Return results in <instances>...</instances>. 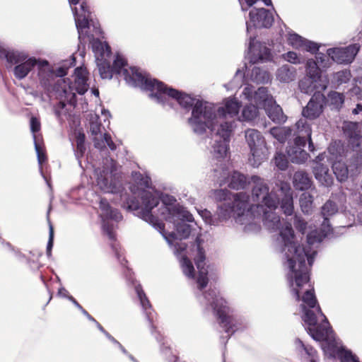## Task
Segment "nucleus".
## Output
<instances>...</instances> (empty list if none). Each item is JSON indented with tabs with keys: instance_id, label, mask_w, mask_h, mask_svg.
Returning <instances> with one entry per match:
<instances>
[{
	"instance_id": "1",
	"label": "nucleus",
	"mask_w": 362,
	"mask_h": 362,
	"mask_svg": "<svg viewBox=\"0 0 362 362\" xmlns=\"http://www.w3.org/2000/svg\"><path fill=\"white\" fill-rule=\"evenodd\" d=\"M338 207L334 202L328 200L321 210L324 218L320 230H312L301 218L295 216V227L303 234L308 233V247L300 245L295 235L291 223L282 222L277 230H280L276 245L282 255L284 267L287 269L286 280L291 294L297 300L302 301L300 309L302 319L306 329L315 341H322V350H346L341 342L336 339L326 316L317 304L313 288L310 283V267L317 254V245L331 231L329 217L335 214Z\"/></svg>"
},
{
	"instance_id": "2",
	"label": "nucleus",
	"mask_w": 362,
	"mask_h": 362,
	"mask_svg": "<svg viewBox=\"0 0 362 362\" xmlns=\"http://www.w3.org/2000/svg\"><path fill=\"white\" fill-rule=\"evenodd\" d=\"M253 184L251 198L245 192L232 195L227 189H217L214 192V198L223 201L218 206L217 217H212L206 209L198 210V213L206 224L218 226L231 216L235 222L243 226L247 233H255L260 229V222L269 230L276 231L279 228L280 218L275 213L279 204L286 216L293 213V191L286 182L276 184V190L269 192L264 180L257 175L250 178Z\"/></svg>"
},
{
	"instance_id": "3",
	"label": "nucleus",
	"mask_w": 362,
	"mask_h": 362,
	"mask_svg": "<svg viewBox=\"0 0 362 362\" xmlns=\"http://www.w3.org/2000/svg\"><path fill=\"white\" fill-rule=\"evenodd\" d=\"M73 12L76 26L78 33V39L81 42L87 37L91 41L93 51L95 53L99 73L102 78H112L114 74L123 76L124 79L131 86L139 87L149 91V96L158 103L171 105L172 100L188 109L194 107L199 99L188 94L179 92L165 86L163 82L151 78L138 68L129 66L125 59L117 54L110 64L111 51L110 46L98 39H94V34L89 35L90 26L93 27L95 34L100 33V28L93 21L91 13L86 2L81 0H68Z\"/></svg>"
},
{
	"instance_id": "4",
	"label": "nucleus",
	"mask_w": 362,
	"mask_h": 362,
	"mask_svg": "<svg viewBox=\"0 0 362 362\" xmlns=\"http://www.w3.org/2000/svg\"><path fill=\"white\" fill-rule=\"evenodd\" d=\"M142 199L139 217L158 230L170 245L175 246L176 252L184 250L176 240L190 235V226L185 222L194 221L191 213L169 194L160 197L158 192L148 191L143 192Z\"/></svg>"
},
{
	"instance_id": "5",
	"label": "nucleus",
	"mask_w": 362,
	"mask_h": 362,
	"mask_svg": "<svg viewBox=\"0 0 362 362\" xmlns=\"http://www.w3.org/2000/svg\"><path fill=\"white\" fill-rule=\"evenodd\" d=\"M225 113L223 107L198 100L187 120L189 126L197 134L202 135L206 129L210 130L214 141L211 152L216 158L226 156L230 138L234 131L233 122L220 123Z\"/></svg>"
},
{
	"instance_id": "6",
	"label": "nucleus",
	"mask_w": 362,
	"mask_h": 362,
	"mask_svg": "<svg viewBox=\"0 0 362 362\" xmlns=\"http://www.w3.org/2000/svg\"><path fill=\"white\" fill-rule=\"evenodd\" d=\"M199 301L206 308L213 310L226 332L229 334L246 327L247 325L244 320L230 314V308L228 307L226 301L216 289H210L203 293Z\"/></svg>"
},
{
	"instance_id": "7",
	"label": "nucleus",
	"mask_w": 362,
	"mask_h": 362,
	"mask_svg": "<svg viewBox=\"0 0 362 362\" xmlns=\"http://www.w3.org/2000/svg\"><path fill=\"white\" fill-rule=\"evenodd\" d=\"M88 79V71L84 67L76 68L71 78L57 79L54 90L62 108L66 103L76 105V94L83 95L89 88Z\"/></svg>"
},
{
	"instance_id": "8",
	"label": "nucleus",
	"mask_w": 362,
	"mask_h": 362,
	"mask_svg": "<svg viewBox=\"0 0 362 362\" xmlns=\"http://www.w3.org/2000/svg\"><path fill=\"white\" fill-rule=\"evenodd\" d=\"M0 59H6L13 68L14 77L19 81L25 79L36 69L40 59L30 57L26 52L6 47L0 42Z\"/></svg>"
},
{
	"instance_id": "9",
	"label": "nucleus",
	"mask_w": 362,
	"mask_h": 362,
	"mask_svg": "<svg viewBox=\"0 0 362 362\" xmlns=\"http://www.w3.org/2000/svg\"><path fill=\"white\" fill-rule=\"evenodd\" d=\"M242 95L249 102H254L259 107L263 108L274 122L281 123L286 121V117L281 107L276 104L266 88L260 87L255 90L252 86L247 85L242 92Z\"/></svg>"
},
{
	"instance_id": "10",
	"label": "nucleus",
	"mask_w": 362,
	"mask_h": 362,
	"mask_svg": "<svg viewBox=\"0 0 362 362\" xmlns=\"http://www.w3.org/2000/svg\"><path fill=\"white\" fill-rule=\"evenodd\" d=\"M96 185L105 193L118 194L122 192L121 177L117 172L116 163L112 158H105L103 169H94Z\"/></svg>"
},
{
	"instance_id": "11",
	"label": "nucleus",
	"mask_w": 362,
	"mask_h": 362,
	"mask_svg": "<svg viewBox=\"0 0 362 362\" xmlns=\"http://www.w3.org/2000/svg\"><path fill=\"white\" fill-rule=\"evenodd\" d=\"M294 135V144L288 147L287 154L291 162L303 163L308 158V153L303 148L307 140L309 141V149L313 151L314 148L311 141V128L305 119H300L296 122Z\"/></svg>"
},
{
	"instance_id": "12",
	"label": "nucleus",
	"mask_w": 362,
	"mask_h": 362,
	"mask_svg": "<svg viewBox=\"0 0 362 362\" xmlns=\"http://www.w3.org/2000/svg\"><path fill=\"white\" fill-rule=\"evenodd\" d=\"M132 178L138 185L137 187H132L130 188L132 197H127L126 194H121L120 197L123 200V206L128 210L136 211V214L139 217V212L143 204L142 195L144 192L152 191L158 192L160 197L166 194H161L156 190L150 189L149 177L144 176L139 172H133Z\"/></svg>"
},
{
	"instance_id": "13",
	"label": "nucleus",
	"mask_w": 362,
	"mask_h": 362,
	"mask_svg": "<svg viewBox=\"0 0 362 362\" xmlns=\"http://www.w3.org/2000/svg\"><path fill=\"white\" fill-rule=\"evenodd\" d=\"M245 138L250 151L249 163L257 168L268 158L269 151L265 139L258 130L254 129H247Z\"/></svg>"
},
{
	"instance_id": "14",
	"label": "nucleus",
	"mask_w": 362,
	"mask_h": 362,
	"mask_svg": "<svg viewBox=\"0 0 362 362\" xmlns=\"http://www.w3.org/2000/svg\"><path fill=\"white\" fill-rule=\"evenodd\" d=\"M100 216L102 219L103 231L110 240H115V226L110 221H119L122 216L117 209H112L108 202L103 198H99Z\"/></svg>"
},
{
	"instance_id": "15",
	"label": "nucleus",
	"mask_w": 362,
	"mask_h": 362,
	"mask_svg": "<svg viewBox=\"0 0 362 362\" xmlns=\"http://www.w3.org/2000/svg\"><path fill=\"white\" fill-rule=\"evenodd\" d=\"M89 126L95 148L102 149L107 145L112 151L116 148V146L112 141L110 136L105 132V127L99 122L98 115H90Z\"/></svg>"
},
{
	"instance_id": "16",
	"label": "nucleus",
	"mask_w": 362,
	"mask_h": 362,
	"mask_svg": "<svg viewBox=\"0 0 362 362\" xmlns=\"http://www.w3.org/2000/svg\"><path fill=\"white\" fill-rule=\"evenodd\" d=\"M249 17L250 20L246 22L247 33H250L252 27L269 28L274 22L272 13L265 8H252L249 13Z\"/></svg>"
},
{
	"instance_id": "17",
	"label": "nucleus",
	"mask_w": 362,
	"mask_h": 362,
	"mask_svg": "<svg viewBox=\"0 0 362 362\" xmlns=\"http://www.w3.org/2000/svg\"><path fill=\"white\" fill-rule=\"evenodd\" d=\"M36 69L37 80H35L32 76V86L37 88L40 87L47 89L54 80L55 76L54 71L47 61L40 59Z\"/></svg>"
},
{
	"instance_id": "18",
	"label": "nucleus",
	"mask_w": 362,
	"mask_h": 362,
	"mask_svg": "<svg viewBox=\"0 0 362 362\" xmlns=\"http://www.w3.org/2000/svg\"><path fill=\"white\" fill-rule=\"evenodd\" d=\"M202 240L199 236L196 238V256L194 257L195 264L198 270L197 283L199 289H202L208 284V268L206 267L205 253L201 247Z\"/></svg>"
},
{
	"instance_id": "19",
	"label": "nucleus",
	"mask_w": 362,
	"mask_h": 362,
	"mask_svg": "<svg viewBox=\"0 0 362 362\" xmlns=\"http://www.w3.org/2000/svg\"><path fill=\"white\" fill-rule=\"evenodd\" d=\"M134 288L146 317L149 322L151 332L154 335V337L156 339V340L158 342H160L163 339V337L156 330V327L153 324L156 314L151 308V305L150 304L149 300L146 298V294L144 293L139 284H136L134 286Z\"/></svg>"
},
{
	"instance_id": "20",
	"label": "nucleus",
	"mask_w": 362,
	"mask_h": 362,
	"mask_svg": "<svg viewBox=\"0 0 362 362\" xmlns=\"http://www.w3.org/2000/svg\"><path fill=\"white\" fill-rule=\"evenodd\" d=\"M359 49V45L354 44L346 47L328 49L327 54L333 62L337 64H349L354 60Z\"/></svg>"
},
{
	"instance_id": "21",
	"label": "nucleus",
	"mask_w": 362,
	"mask_h": 362,
	"mask_svg": "<svg viewBox=\"0 0 362 362\" xmlns=\"http://www.w3.org/2000/svg\"><path fill=\"white\" fill-rule=\"evenodd\" d=\"M248 58L252 64L263 62L271 59L272 55L270 49L266 47L264 43H262L250 37L248 46Z\"/></svg>"
},
{
	"instance_id": "22",
	"label": "nucleus",
	"mask_w": 362,
	"mask_h": 362,
	"mask_svg": "<svg viewBox=\"0 0 362 362\" xmlns=\"http://www.w3.org/2000/svg\"><path fill=\"white\" fill-rule=\"evenodd\" d=\"M325 96L320 91L315 93L307 105L303 108L302 114L305 118L314 119L318 117L323 112L325 105Z\"/></svg>"
},
{
	"instance_id": "23",
	"label": "nucleus",
	"mask_w": 362,
	"mask_h": 362,
	"mask_svg": "<svg viewBox=\"0 0 362 362\" xmlns=\"http://www.w3.org/2000/svg\"><path fill=\"white\" fill-rule=\"evenodd\" d=\"M325 158L329 160L328 156L323 153L317 156L313 166V173L315 179L322 185L326 187L330 186L333 182L332 175L329 173L327 165L322 163Z\"/></svg>"
},
{
	"instance_id": "24",
	"label": "nucleus",
	"mask_w": 362,
	"mask_h": 362,
	"mask_svg": "<svg viewBox=\"0 0 362 362\" xmlns=\"http://www.w3.org/2000/svg\"><path fill=\"white\" fill-rule=\"evenodd\" d=\"M329 160L332 163V170L337 180L340 182L345 180L348 175V168L344 163L341 162V149H338L335 144H332L328 148Z\"/></svg>"
},
{
	"instance_id": "25",
	"label": "nucleus",
	"mask_w": 362,
	"mask_h": 362,
	"mask_svg": "<svg viewBox=\"0 0 362 362\" xmlns=\"http://www.w3.org/2000/svg\"><path fill=\"white\" fill-rule=\"evenodd\" d=\"M287 42L293 48L301 51H307L311 53H315L319 49L317 43L308 40L300 35L293 32H288L287 34Z\"/></svg>"
},
{
	"instance_id": "26",
	"label": "nucleus",
	"mask_w": 362,
	"mask_h": 362,
	"mask_svg": "<svg viewBox=\"0 0 362 362\" xmlns=\"http://www.w3.org/2000/svg\"><path fill=\"white\" fill-rule=\"evenodd\" d=\"M221 177L223 178L220 180L221 185L228 182V187L234 189L244 188L247 185L246 177L237 171H234L229 175L228 170L223 169L221 173Z\"/></svg>"
},
{
	"instance_id": "27",
	"label": "nucleus",
	"mask_w": 362,
	"mask_h": 362,
	"mask_svg": "<svg viewBox=\"0 0 362 362\" xmlns=\"http://www.w3.org/2000/svg\"><path fill=\"white\" fill-rule=\"evenodd\" d=\"M218 106L223 107L224 112H226L225 115L222 116L220 123L233 122L235 129V122L233 118L238 115L241 106L240 103L236 98H228L224 100L222 105H218Z\"/></svg>"
},
{
	"instance_id": "28",
	"label": "nucleus",
	"mask_w": 362,
	"mask_h": 362,
	"mask_svg": "<svg viewBox=\"0 0 362 362\" xmlns=\"http://www.w3.org/2000/svg\"><path fill=\"white\" fill-rule=\"evenodd\" d=\"M295 347L302 362H318L319 358L316 351L312 346L304 344L302 340L296 339Z\"/></svg>"
},
{
	"instance_id": "29",
	"label": "nucleus",
	"mask_w": 362,
	"mask_h": 362,
	"mask_svg": "<svg viewBox=\"0 0 362 362\" xmlns=\"http://www.w3.org/2000/svg\"><path fill=\"white\" fill-rule=\"evenodd\" d=\"M345 135L349 137L350 144L354 147H359L362 144V136L360 135L358 124L352 122H345L343 125Z\"/></svg>"
},
{
	"instance_id": "30",
	"label": "nucleus",
	"mask_w": 362,
	"mask_h": 362,
	"mask_svg": "<svg viewBox=\"0 0 362 362\" xmlns=\"http://www.w3.org/2000/svg\"><path fill=\"white\" fill-rule=\"evenodd\" d=\"M328 82H322L317 81L314 78H309L304 77L299 81V88L301 92L307 94H310L315 90L317 91L324 90L327 88Z\"/></svg>"
},
{
	"instance_id": "31",
	"label": "nucleus",
	"mask_w": 362,
	"mask_h": 362,
	"mask_svg": "<svg viewBox=\"0 0 362 362\" xmlns=\"http://www.w3.org/2000/svg\"><path fill=\"white\" fill-rule=\"evenodd\" d=\"M40 129V122L39 119L36 117H31L30 119V130L33 134V139L35 143V148L37 156V160L40 166L41 167L42 164L46 160V156L43 151L42 148L38 143L37 136L35 135V133L39 132ZM40 171H42V168H40Z\"/></svg>"
},
{
	"instance_id": "32",
	"label": "nucleus",
	"mask_w": 362,
	"mask_h": 362,
	"mask_svg": "<svg viewBox=\"0 0 362 362\" xmlns=\"http://www.w3.org/2000/svg\"><path fill=\"white\" fill-rule=\"evenodd\" d=\"M276 79L283 83H288L296 78L297 71L295 67L289 64L280 66L276 71Z\"/></svg>"
},
{
	"instance_id": "33",
	"label": "nucleus",
	"mask_w": 362,
	"mask_h": 362,
	"mask_svg": "<svg viewBox=\"0 0 362 362\" xmlns=\"http://www.w3.org/2000/svg\"><path fill=\"white\" fill-rule=\"evenodd\" d=\"M250 80L257 83H266L270 81V75L268 71L257 66L249 69L246 74Z\"/></svg>"
},
{
	"instance_id": "34",
	"label": "nucleus",
	"mask_w": 362,
	"mask_h": 362,
	"mask_svg": "<svg viewBox=\"0 0 362 362\" xmlns=\"http://www.w3.org/2000/svg\"><path fill=\"white\" fill-rule=\"evenodd\" d=\"M309 78H314L322 82H328L327 78L321 74L320 68L315 60L310 59L305 64V76Z\"/></svg>"
},
{
	"instance_id": "35",
	"label": "nucleus",
	"mask_w": 362,
	"mask_h": 362,
	"mask_svg": "<svg viewBox=\"0 0 362 362\" xmlns=\"http://www.w3.org/2000/svg\"><path fill=\"white\" fill-rule=\"evenodd\" d=\"M293 186L296 189L305 190L310 187L312 182L308 173L304 171H297L293 175Z\"/></svg>"
},
{
	"instance_id": "36",
	"label": "nucleus",
	"mask_w": 362,
	"mask_h": 362,
	"mask_svg": "<svg viewBox=\"0 0 362 362\" xmlns=\"http://www.w3.org/2000/svg\"><path fill=\"white\" fill-rule=\"evenodd\" d=\"M250 105H245L241 112V115L239 117L240 121L250 122L254 120L258 116V105H255L250 102Z\"/></svg>"
},
{
	"instance_id": "37",
	"label": "nucleus",
	"mask_w": 362,
	"mask_h": 362,
	"mask_svg": "<svg viewBox=\"0 0 362 362\" xmlns=\"http://www.w3.org/2000/svg\"><path fill=\"white\" fill-rule=\"evenodd\" d=\"M300 206L304 214H309L313 209V197L310 192H303L299 199Z\"/></svg>"
},
{
	"instance_id": "38",
	"label": "nucleus",
	"mask_w": 362,
	"mask_h": 362,
	"mask_svg": "<svg viewBox=\"0 0 362 362\" xmlns=\"http://www.w3.org/2000/svg\"><path fill=\"white\" fill-rule=\"evenodd\" d=\"M292 130L286 127H276L270 129V134L280 143H284L291 134Z\"/></svg>"
},
{
	"instance_id": "39",
	"label": "nucleus",
	"mask_w": 362,
	"mask_h": 362,
	"mask_svg": "<svg viewBox=\"0 0 362 362\" xmlns=\"http://www.w3.org/2000/svg\"><path fill=\"white\" fill-rule=\"evenodd\" d=\"M180 262L184 274L189 279H195L196 275L194 268L190 260L185 255H182Z\"/></svg>"
},
{
	"instance_id": "40",
	"label": "nucleus",
	"mask_w": 362,
	"mask_h": 362,
	"mask_svg": "<svg viewBox=\"0 0 362 362\" xmlns=\"http://www.w3.org/2000/svg\"><path fill=\"white\" fill-rule=\"evenodd\" d=\"M328 101L332 108L338 110L341 107L344 102V98L343 94L333 91L328 95Z\"/></svg>"
},
{
	"instance_id": "41",
	"label": "nucleus",
	"mask_w": 362,
	"mask_h": 362,
	"mask_svg": "<svg viewBox=\"0 0 362 362\" xmlns=\"http://www.w3.org/2000/svg\"><path fill=\"white\" fill-rule=\"evenodd\" d=\"M274 163L281 170H286L288 166V160L285 155L281 153H276L274 157Z\"/></svg>"
},
{
	"instance_id": "42",
	"label": "nucleus",
	"mask_w": 362,
	"mask_h": 362,
	"mask_svg": "<svg viewBox=\"0 0 362 362\" xmlns=\"http://www.w3.org/2000/svg\"><path fill=\"white\" fill-rule=\"evenodd\" d=\"M315 62L317 65L322 68H327L331 65L330 57L322 53H318L316 57Z\"/></svg>"
},
{
	"instance_id": "43",
	"label": "nucleus",
	"mask_w": 362,
	"mask_h": 362,
	"mask_svg": "<svg viewBox=\"0 0 362 362\" xmlns=\"http://www.w3.org/2000/svg\"><path fill=\"white\" fill-rule=\"evenodd\" d=\"M284 58L287 62L293 64H299L301 63L300 57L295 52H288L284 54Z\"/></svg>"
},
{
	"instance_id": "44",
	"label": "nucleus",
	"mask_w": 362,
	"mask_h": 362,
	"mask_svg": "<svg viewBox=\"0 0 362 362\" xmlns=\"http://www.w3.org/2000/svg\"><path fill=\"white\" fill-rule=\"evenodd\" d=\"M244 74L240 70H237L233 81L228 86H226L227 89H232L240 86L242 79Z\"/></svg>"
},
{
	"instance_id": "45",
	"label": "nucleus",
	"mask_w": 362,
	"mask_h": 362,
	"mask_svg": "<svg viewBox=\"0 0 362 362\" xmlns=\"http://www.w3.org/2000/svg\"><path fill=\"white\" fill-rule=\"evenodd\" d=\"M351 77V73L349 71H342L337 73V78L340 83H346Z\"/></svg>"
},
{
	"instance_id": "46",
	"label": "nucleus",
	"mask_w": 362,
	"mask_h": 362,
	"mask_svg": "<svg viewBox=\"0 0 362 362\" xmlns=\"http://www.w3.org/2000/svg\"><path fill=\"white\" fill-rule=\"evenodd\" d=\"M54 230L51 224H49V240L47 245V255L48 257L51 256L52 248L53 246Z\"/></svg>"
},
{
	"instance_id": "47",
	"label": "nucleus",
	"mask_w": 362,
	"mask_h": 362,
	"mask_svg": "<svg viewBox=\"0 0 362 362\" xmlns=\"http://www.w3.org/2000/svg\"><path fill=\"white\" fill-rule=\"evenodd\" d=\"M85 151H86L85 145H77L76 146L75 156L78 160H79L80 158L83 156ZM78 163L80 165H81L80 160H78Z\"/></svg>"
},
{
	"instance_id": "48",
	"label": "nucleus",
	"mask_w": 362,
	"mask_h": 362,
	"mask_svg": "<svg viewBox=\"0 0 362 362\" xmlns=\"http://www.w3.org/2000/svg\"><path fill=\"white\" fill-rule=\"evenodd\" d=\"M105 336L107 337V338L110 340L113 344H116L118 346V347L121 349V351L124 353V354H127V351L126 349L122 346V345L118 341H117L113 337H112L108 332L107 333H105Z\"/></svg>"
},
{
	"instance_id": "49",
	"label": "nucleus",
	"mask_w": 362,
	"mask_h": 362,
	"mask_svg": "<svg viewBox=\"0 0 362 362\" xmlns=\"http://www.w3.org/2000/svg\"><path fill=\"white\" fill-rule=\"evenodd\" d=\"M77 145H85V135L79 133L76 137V146Z\"/></svg>"
},
{
	"instance_id": "50",
	"label": "nucleus",
	"mask_w": 362,
	"mask_h": 362,
	"mask_svg": "<svg viewBox=\"0 0 362 362\" xmlns=\"http://www.w3.org/2000/svg\"><path fill=\"white\" fill-rule=\"evenodd\" d=\"M58 296L62 297V298H67L68 296H71L69 294V292L67 290H66L64 288L62 287L58 291Z\"/></svg>"
},
{
	"instance_id": "51",
	"label": "nucleus",
	"mask_w": 362,
	"mask_h": 362,
	"mask_svg": "<svg viewBox=\"0 0 362 362\" xmlns=\"http://www.w3.org/2000/svg\"><path fill=\"white\" fill-rule=\"evenodd\" d=\"M66 69L67 67L66 66V64L63 65L62 66L59 67L57 70V75L59 76H62L66 74Z\"/></svg>"
},
{
	"instance_id": "52",
	"label": "nucleus",
	"mask_w": 362,
	"mask_h": 362,
	"mask_svg": "<svg viewBox=\"0 0 362 362\" xmlns=\"http://www.w3.org/2000/svg\"><path fill=\"white\" fill-rule=\"evenodd\" d=\"M68 299L71 300L74 303V305L81 311L83 310L82 306L75 300V298L73 296H68Z\"/></svg>"
},
{
	"instance_id": "53",
	"label": "nucleus",
	"mask_w": 362,
	"mask_h": 362,
	"mask_svg": "<svg viewBox=\"0 0 362 362\" xmlns=\"http://www.w3.org/2000/svg\"><path fill=\"white\" fill-rule=\"evenodd\" d=\"M360 112H362V104H358L356 107V108H354L353 110H352V113L354 115H357Z\"/></svg>"
},
{
	"instance_id": "54",
	"label": "nucleus",
	"mask_w": 362,
	"mask_h": 362,
	"mask_svg": "<svg viewBox=\"0 0 362 362\" xmlns=\"http://www.w3.org/2000/svg\"><path fill=\"white\" fill-rule=\"evenodd\" d=\"M82 313L87 317V318L90 320V321H93V322H95V320L88 314V313L86 310H83L82 311Z\"/></svg>"
},
{
	"instance_id": "55",
	"label": "nucleus",
	"mask_w": 362,
	"mask_h": 362,
	"mask_svg": "<svg viewBox=\"0 0 362 362\" xmlns=\"http://www.w3.org/2000/svg\"><path fill=\"white\" fill-rule=\"evenodd\" d=\"M95 324L98 327V328L103 332L104 333V334L105 335V333H107L105 329L104 328L95 320Z\"/></svg>"
},
{
	"instance_id": "56",
	"label": "nucleus",
	"mask_w": 362,
	"mask_h": 362,
	"mask_svg": "<svg viewBox=\"0 0 362 362\" xmlns=\"http://www.w3.org/2000/svg\"><path fill=\"white\" fill-rule=\"evenodd\" d=\"M102 114L103 115V116L105 117V121L106 119H107L108 117H109V112L105 110H102Z\"/></svg>"
},
{
	"instance_id": "57",
	"label": "nucleus",
	"mask_w": 362,
	"mask_h": 362,
	"mask_svg": "<svg viewBox=\"0 0 362 362\" xmlns=\"http://www.w3.org/2000/svg\"><path fill=\"white\" fill-rule=\"evenodd\" d=\"M93 93L95 96H98V95H99V91H98V90H97V89H93Z\"/></svg>"
},
{
	"instance_id": "58",
	"label": "nucleus",
	"mask_w": 362,
	"mask_h": 362,
	"mask_svg": "<svg viewBox=\"0 0 362 362\" xmlns=\"http://www.w3.org/2000/svg\"><path fill=\"white\" fill-rule=\"evenodd\" d=\"M74 62H75V59L74 58H71L70 62H69V66H73L74 64Z\"/></svg>"
},
{
	"instance_id": "59",
	"label": "nucleus",
	"mask_w": 362,
	"mask_h": 362,
	"mask_svg": "<svg viewBox=\"0 0 362 362\" xmlns=\"http://www.w3.org/2000/svg\"><path fill=\"white\" fill-rule=\"evenodd\" d=\"M129 357L131 360L134 361V358L132 355H129Z\"/></svg>"
},
{
	"instance_id": "60",
	"label": "nucleus",
	"mask_w": 362,
	"mask_h": 362,
	"mask_svg": "<svg viewBox=\"0 0 362 362\" xmlns=\"http://www.w3.org/2000/svg\"><path fill=\"white\" fill-rule=\"evenodd\" d=\"M56 114L57 116H59V112L58 111H56Z\"/></svg>"
}]
</instances>
